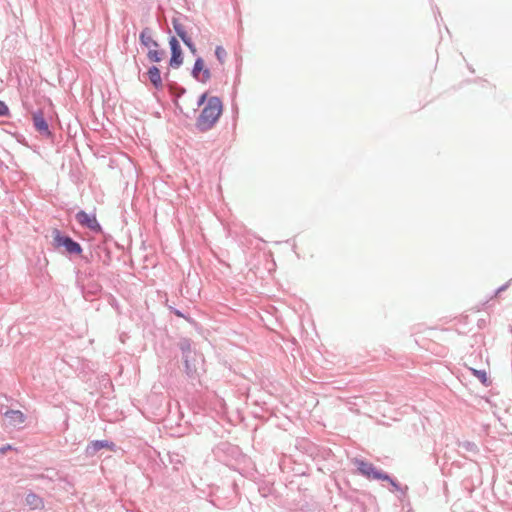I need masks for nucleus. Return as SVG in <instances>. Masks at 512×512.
I'll list each match as a JSON object with an SVG mask.
<instances>
[{
	"label": "nucleus",
	"mask_w": 512,
	"mask_h": 512,
	"mask_svg": "<svg viewBox=\"0 0 512 512\" xmlns=\"http://www.w3.org/2000/svg\"><path fill=\"white\" fill-rule=\"evenodd\" d=\"M30 496H31L30 494H29V495H27L26 500H27L28 502H29V498H30Z\"/></svg>",
	"instance_id": "obj_31"
},
{
	"label": "nucleus",
	"mask_w": 512,
	"mask_h": 512,
	"mask_svg": "<svg viewBox=\"0 0 512 512\" xmlns=\"http://www.w3.org/2000/svg\"><path fill=\"white\" fill-rule=\"evenodd\" d=\"M210 97H208V92H204L202 93L199 97H198V100H197V106L198 107H201L202 105H206L208 99Z\"/></svg>",
	"instance_id": "obj_23"
},
{
	"label": "nucleus",
	"mask_w": 512,
	"mask_h": 512,
	"mask_svg": "<svg viewBox=\"0 0 512 512\" xmlns=\"http://www.w3.org/2000/svg\"><path fill=\"white\" fill-rule=\"evenodd\" d=\"M75 219L81 227L89 229L93 233H102V226L98 222L95 213L80 210L75 214Z\"/></svg>",
	"instance_id": "obj_7"
},
{
	"label": "nucleus",
	"mask_w": 512,
	"mask_h": 512,
	"mask_svg": "<svg viewBox=\"0 0 512 512\" xmlns=\"http://www.w3.org/2000/svg\"><path fill=\"white\" fill-rule=\"evenodd\" d=\"M177 347L181 352L183 371L186 377L191 381H199L204 372V357L195 348L192 347V340L182 337L177 342Z\"/></svg>",
	"instance_id": "obj_1"
},
{
	"label": "nucleus",
	"mask_w": 512,
	"mask_h": 512,
	"mask_svg": "<svg viewBox=\"0 0 512 512\" xmlns=\"http://www.w3.org/2000/svg\"><path fill=\"white\" fill-rule=\"evenodd\" d=\"M354 464L357 471L368 479L382 480L388 479L389 474L383 470L377 469L372 463L356 458Z\"/></svg>",
	"instance_id": "obj_6"
},
{
	"label": "nucleus",
	"mask_w": 512,
	"mask_h": 512,
	"mask_svg": "<svg viewBox=\"0 0 512 512\" xmlns=\"http://www.w3.org/2000/svg\"><path fill=\"white\" fill-rule=\"evenodd\" d=\"M4 422L7 426L21 428L25 422V415L19 410L6 409L2 412Z\"/></svg>",
	"instance_id": "obj_11"
},
{
	"label": "nucleus",
	"mask_w": 512,
	"mask_h": 512,
	"mask_svg": "<svg viewBox=\"0 0 512 512\" xmlns=\"http://www.w3.org/2000/svg\"><path fill=\"white\" fill-rule=\"evenodd\" d=\"M53 246L55 249H63L62 254L69 256H80L83 252V248L79 242L75 241L68 234L63 233L59 229H53Z\"/></svg>",
	"instance_id": "obj_4"
},
{
	"label": "nucleus",
	"mask_w": 512,
	"mask_h": 512,
	"mask_svg": "<svg viewBox=\"0 0 512 512\" xmlns=\"http://www.w3.org/2000/svg\"><path fill=\"white\" fill-rule=\"evenodd\" d=\"M223 112V103L220 97L211 96L196 119L195 127L200 132L211 130L218 122Z\"/></svg>",
	"instance_id": "obj_2"
},
{
	"label": "nucleus",
	"mask_w": 512,
	"mask_h": 512,
	"mask_svg": "<svg viewBox=\"0 0 512 512\" xmlns=\"http://www.w3.org/2000/svg\"><path fill=\"white\" fill-rule=\"evenodd\" d=\"M139 41L144 47H153L147 53V58L150 62L160 63L164 59L165 51L159 49V43L152 38V30L149 27H145L141 31Z\"/></svg>",
	"instance_id": "obj_5"
},
{
	"label": "nucleus",
	"mask_w": 512,
	"mask_h": 512,
	"mask_svg": "<svg viewBox=\"0 0 512 512\" xmlns=\"http://www.w3.org/2000/svg\"><path fill=\"white\" fill-rule=\"evenodd\" d=\"M106 256H107V260H103V263H104V264H108V261H109V259H110L109 252H107Z\"/></svg>",
	"instance_id": "obj_28"
},
{
	"label": "nucleus",
	"mask_w": 512,
	"mask_h": 512,
	"mask_svg": "<svg viewBox=\"0 0 512 512\" xmlns=\"http://www.w3.org/2000/svg\"><path fill=\"white\" fill-rule=\"evenodd\" d=\"M167 308L169 309V311L171 313H173L174 315H176L177 317H180V318H184L186 321H188L189 323H192L193 322V319L189 316V314H185L184 312H182L181 310L169 305L168 303L166 304Z\"/></svg>",
	"instance_id": "obj_18"
},
{
	"label": "nucleus",
	"mask_w": 512,
	"mask_h": 512,
	"mask_svg": "<svg viewBox=\"0 0 512 512\" xmlns=\"http://www.w3.org/2000/svg\"><path fill=\"white\" fill-rule=\"evenodd\" d=\"M509 286V282L505 283L504 285L500 286L496 291L495 295L500 294L501 292L505 291Z\"/></svg>",
	"instance_id": "obj_26"
},
{
	"label": "nucleus",
	"mask_w": 512,
	"mask_h": 512,
	"mask_svg": "<svg viewBox=\"0 0 512 512\" xmlns=\"http://www.w3.org/2000/svg\"><path fill=\"white\" fill-rule=\"evenodd\" d=\"M182 42L185 44V46L190 50V52H191L193 55H195V54L197 53L196 46H195V44L193 43V41H192L191 37H189V38H187V39L183 40Z\"/></svg>",
	"instance_id": "obj_21"
},
{
	"label": "nucleus",
	"mask_w": 512,
	"mask_h": 512,
	"mask_svg": "<svg viewBox=\"0 0 512 512\" xmlns=\"http://www.w3.org/2000/svg\"><path fill=\"white\" fill-rule=\"evenodd\" d=\"M148 80L150 81L151 85L157 89L161 90L163 88V80L161 77V71L156 65H152L148 68L147 72L145 73Z\"/></svg>",
	"instance_id": "obj_12"
},
{
	"label": "nucleus",
	"mask_w": 512,
	"mask_h": 512,
	"mask_svg": "<svg viewBox=\"0 0 512 512\" xmlns=\"http://www.w3.org/2000/svg\"><path fill=\"white\" fill-rule=\"evenodd\" d=\"M458 446L467 452H471L474 454H477L479 452L478 446L476 445V443H474L472 441L459 442Z\"/></svg>",
	"instance_id": "obj_17"
},
{
	"label": "nucleus",
	"mask_w": 512,
	"mask_h": 512,
	"mask_svg": "<svg viewBox=\"0 0 512 512\" xmlns=\"http://www.w3.org/2000/svg\"><path fill=\"white\" fill-rule=\"evenodd\" d=\"M214 506L221 507L219 504H217L214 500L211 501Z\"/></svg>",
	"instance_id": "obj_30"
},
{
	"label": "nucleus",
	"mask_w": 512,
	"mask_h": 512,
	"mask_svg": "<svg viewBox=\"0 0 512 512\" xmlns=\"http://www.w3.org/2000/svg\"><path fill=\"white\" fill-rule=\"evenodd\" d=\"M53 111L51 103L49 108L37 109L34 111V130L46 140H53L54 128H53Z\"/></svg>",
	"instance_id": "obj_3"
},
{
	"label": "nucleus",
	"mask_w": 512,
	"mask_h": 512,
	"mask_svg": "<svg viewBox=\"0 0 512 512\" xmlns=\"http://www.w3.org/2000/svg\"><path fill=\"white\" fill-rule=\"evenodd\" d=\"M382 481H387L390 483V485L392 486L394 492H398L400 490H403L402 489V485L393 477H391L389 475V478L388 479H382Z\"/></svg>",
	"instance_id": "obj_20"
},
{
	"label": "nucleus",
	"mask_w": 512,
	"mask_h": 512,
	"mask_svg": "<svg viewBox=\"0 0 512 512\" xmlns=\"http://www.w3.org/2000/svg\"><path fill=\"white\" fill-rule=\"evenodd\" d=\"M42 278H43L42 282L47 281L49 278V275L42 274Z\"/></svg>",
	"instance_id": "obj_29"
},
{
	"label": "nucleus",
	"mask_w": 512,
	"mask_h": 512,
	"mask_svg": "<svg viewBox=\"0 0 512 512\" xmlns=\"http://www.w3.org/2000/svg\"><path fill=\"white\" fill-rule=\"evenodd\" d=\"M172 25L176 34L180 37L182 41L190 37L178 18L174 17L172 19Z\"/></svg>",
	"instance_id": "obj_14"
},
{
	"label": "nucleus",
	"mask_w": 512,
	"mask_h": 512,
	"mask_svg": "<svg viewBox=\"0 0 512 512\" xmlns=\"http://www.w3.org/2000/svg\"><path fill=\"white\" fill-rule=\"evenodd\" d=\"M12 449L11 445H6L0 448V453L5 454L8 450Z\"/></svg>",
	"instance_id": "obj_27"
},
{
	"label": "nucleus",
	"mask_w": 512,
	"mask_h": 512,
	"mask_svg": "<svg viewBox=\"0 0 512 512\" xmlns=\"http://www.w3.org/2000/svg\"><path fill=\"white\" fill-rule=\"evenodd\" d=\"M191 76L200 83H206L211 78V71L209 68L205 67L204 60L202 57H197L195 59L194 65L191 70Z\"/></svg>",
	"instance_id": "obj_9"
},
{
	"label": "nucleus",
	"mask_w": 512,
	"mask_h": 512,
	"mask_svg": "<svg viewBox=\"0 0 512 512\" xmlns=\"http://www.w3.org/2000/svg\"><path fill=\"white\" fill-rule=\"evenodd\" d=\"M44 508V501L41 497L34 494V510H41Z\"/></svg>",
	"instance_id": "obj_22"
},
{
	"label": "nucleus",
	"mask_w": 512,
	"mask_h": 512,
	"mask_svg": "<svg viewBox=\"0 0 512 512\" xmlns=\"http://www.w3.org/2000/svg\"><path fill=\"white\" fill-rule=\"evenodd\" d=\"M471 373L478 378V380L483 384L484 386L488 387L491 385L492 381L487 376V373L485 370H478L474 368H470Z\"/></svg>",
	"instance_id": "obj_15"
},
{
	"label": "nucleus",
	"mask_w": 512,
	"mask_h": 512,
	"mask_svg": "<svg viewBox=\"0 0 512 512\" xmlns=\"http://www.w3.org/2000/svg\"><path fill=\"white\" fill-rule=\"evenodd\" d=\"M402 489L403 490L398 491V493H399L398 498L400 499V501L404 502L405 498L407 496L408 486H406V485L402 486Z\"/></svg>",
	"instance_id": "obj_24"
},
{
	"label": "nucleus",
	"mask_w": 512,
	"mask_h": 512,
	"mask_svg": "<svg viewBox=\"0 0 512 512\" xmlns=\"http://www.w3.org/2000/svg\"><path fill=\"white\" fill-rule=\"evenodd\" d=\"M8 112L9 109L7 105L3 101H0V116H6L8 115Z\"/></svg>",
	"instance_id": "obj_25"
},
{
	"label": "nucleus",
	"mask_w": 512,
	"mask_h": 512,
	"mask_svg": "<svg viewBox=\"0 0 512 512\" xmlns=\"http://www.w3.org/2000/svg\"><path fill=\"white\" fill-rule=\"evenodd\" d=\"M108 449L110 451L116 450V444L113 441L109 440H94L91 441L86 449H85V455L87 457H93L102 449Z\"/></svg>",
	"instance_id": "obj_10"
},
{
	"label": "nucleus",
	"mask_w": 512,
	"mask_h": 512,
	"mask_svg": "<svg viewBox=\"0 0 512 512\" xmlns=\"http://www.w3.org/2000/svg\"><path fill=\"white\" fill-rule=\"evenodd\" d=\"M168 457L175 470H178L185 460L184 456L177 452H169Z\"/></svg>",
	"instance_id": "obj_16"
},
{
	"label": "nucleus",
	"mask_w": 512,
	"mask_h": 512,
	"mask_svg": "<svg viewBox=\"0 0 512 512\" xmlns=\"http://www.w3.org/2000/svg\"><path fill=\"white\" fill-rule=\"evenodd\" d=\"M215 56L220 64H224L227 57V52L222 46L219 45L215 48Z\"/></svg>",
	"instance_id": "obj_19"
},
{
	"label": "nucleus",
	"mask_w": 512,
	"mask_h": 512,
	"mask_svg": "<svg viewBox=\"0 0 512 512\" xmlns=\"http://www.w3.org/2000/svg\"><path fill=\"white\" fill-rule=\"evenodd\" d=\"M169 92L174 96V103L180 111H182V107L178 104V99L182 97L186 93V88L179 85L176 82H169L167 84Z\"/></svg>",
	"instance_id": "obj_13"
},
{
	"label": "nucleus",
	"mask_w": 512,
	"mask_h": 512,
	"mask_svg": "<svg viewBox=\"0 0 512 512\" xmlns=\"http://www.w3.org/2000/svg\"><path fill=\"white\" fill-rule=\"evenodd\" d=\"M169 48L171 52L169 66L172 69H178L183 64V51L178 39L175 36L169 37Z\"/></svg>",
	"instance_id": "obj_8"
}]
</instances>
